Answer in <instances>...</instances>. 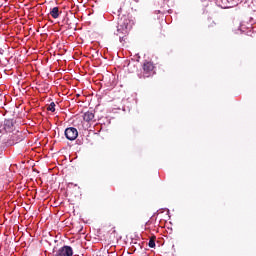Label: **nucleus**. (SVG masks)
Segmentation results:
<instances>
[{
  "instance_id": "nucleus-1",
  "label": "nucleus",
  "mask_w": 256,
  "mask_h": 256,
  "mask_svg": "<svg viewBox=\"0 0 256 256\" xmlns=\"http://www.w3.org/2000/svg\"><path fill=\"white\" fill-rule=\"evenodd\" d=\"M132 28H133V21H131L126 16H124L118 22L116 35H119V33H122V35H127Z\"/></svg>"
},
{
  "instance_id": "nucleus-2",
  "label": "nucleus",
  "mask_w": 256,
  "mask_h": 256,
  "mask_svg": "<svg viewBox=\"0 0 256 256\" xmlns=\"http://www.w3.org/2000/svg\"><path fill=\"white\" fill-rule=\"evenodd\" d=\"M12 131H15V124H13V120H4L0 125V133H12Z\"/></svg>"
},
{
  "instance_id": "nucleus-13",
  "label": "nucleus",
  "mask_w": 256,
  "mask_h": 256,
  "mask_svg": "<svg viewBox=\"0 0 256 256\" xmlns=\"http://www.w3.org/2000/svg\"><path fill=\"white\" fill-rule=\"evenodd\" d=\"M135 3H139V0H133Z\"/></svg>"
},
{
  "instance_id": "nucleus-7",
  "label": "nucleus",
  "mask_w": 256,
  "mask_h": 256,
  "mask_svg": "<svg viewBox=\"0 0 256 256\" xmlns=\"http://www.w3.org/2000/svg\"><path fill=\"white\" fill-rule=\"evenodd\" d=\"M50 15L51 17H53V19H59V7L52 8L50 11Z\"/></svg>"
},
{
  "instance_id": "nucleus-10",
  "label": "nucleus",
  "mask_w": 256,
  "mask_h": 256,
  "mask_svg": "<svg viewBox=\"0 0 256 256\" xmlns=\"http://www.w3.org/2000/svg\"><path fill=\"white\" fill-rule=\"evenodd\" d=\"M48 111H51V113H55V102H52V103L48 106Z\"/></svg>"
},
{
  "instance_id": "nucleus-4",
  "label": "nucleus",
  "mask_w": 256,
  "mask_h": 256,
  "mask_svg": "<svg viewBox=\"0 0 256 256\" xmlns=\"http://www.w3.org/2000/svg\"><path fill=\"white\" fill-rule=\"evenodd\" d=\"M55 256H73V248L71 246H63L57 250Z\"/></svg>"
},
{
  "instance_id": "nucleus-6",
  "label": "nucleus",
  "mask_w": 256,
  "mask_h": 256,
  "mask_svg": "<svg viewBox=\"0 0 256 256\" xmlns=\"http://www.w3.org/2000/svg\"><path fill=\"white\" fill-rule=\"evenodd\" d=\"M83 119H84V121L89 123L90 121H93L95 119V114L93 112L88 111V112L84 113Z\"/></svg>"
},
{
  "instance_id": "nucleus-12",
  "label": "nucleus",
  "mask_w": 256,
  "mask_h": 256,
  "mask_svg": "<svg viewBox=\"0 0 256 256\" xmlns=\"http://www.w3.org/2000/svg\"><path fill=\"white\" fill-rule=\"evenodd\" d=\"M19 141H23V138L16 140V143H19Z\"/></svg>"
},
{
  "instance_id": "nucleus-11",
  "label": "nucleus",
  "mask_w": 256,
  "mask_h": 256,
  "mask_svg": "<svg viewBox=\"0 0 256 256\" xmlns=\"http://www.w3.org/2000/svg\"><path fill=\"white\" fill-rule=\"evenodd\" d=\"M119 39H120V43H123V41H125V37L123 36H119Z\"/></svg>"
},
{
  "instance_id": "nucleus-9",
  "label": "nucleus",
  "mask_w": 256,
  "mask_h": 256,
  "mask_svg": "<svg viewBox=\"0 0 256 256\" xmlns=\"http://www.w3.org/2000/svg\"><path fill=\"white\" fill-rule=\"evenodd\" d=\"M148 246L153 249L155 247V236H153L152 238H150L149 242H148Z\"/></svg>"
},
{
  "instance_id": "nucleus-5",
  "label": "nucleus",
  "mask_w": 256,
  "mask_h": 256,
  "mask_svg": "<svg viewBox=\"0 0 256 256\" xmlns=\"http://www.w3.org/2000/svg\"><path fill=\"white\" fill-rule=\"evenodd\" d=\"M144 69V77H151L153 75V69H155V66H153V63L151 62H145L143 65Z\"/></svg>"
},
{
  "instance_id": "nucleus-8",
  "label": "nucleus",
  "mask_w": 256,
  "mask_h": 256,
  "mask_svg": "<svg viewBox=\"0 0 256 256\" xmlns=\"http://www.w3.org/2000/svg\"><path fill=\"white\" fill-rule=\"evenodd\" d=\"M216 3L218 7H222V8L227 7V0H216Z\"/></svg>"
},
{
  "instance_id": "nucleus-3",
  "label": "nucleus",
  "mask_w": 256,
  "mask_h": 256,
  "mask_svg": "<svg viewBox=\"0 0 256 256\" xmlns=\"http://www.w3.org/2000/svg\"><path fill=\"white\" fill-rule=\"evenodd\" d=\"M64 135L68 141H75L79 137V132L74 127L66 128Z\"/></svg>"
}]
</instances>
